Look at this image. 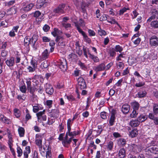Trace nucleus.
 <instances>
[{"label":"nucleus","instance_id":"17","mask_svg":"<svg viewBox=\"0 0 158 158\" xmlns=\"http://www.w3.org/2000/svg\"><path fill=\"white\" fill-rule=\"evenodd\" d=\"M138 134V131L136 128H134L129 133V136L132 138L135 137Z\"/></svg>","mask_w":158,"mask_h":158},{"label":"nucleus","instance_id":"26","mask_svg":"<svg viewBox=\"0 0 158 158\" xmlns=\"http://www.w3.org/2000/svg\"><path fill=\"white\" fill-rule=\"evenodd\" d=\"M150 73V70L148 69H146L143 70L142 72L143 75L145 77H149Z\"/></svg>","mask_w":158,"mask_h":158},{"label":"nucleus","instance_id":"22","mask_svg":"<svg viewBox=\"0 0 158 158\" xmlns=\"http://www.w3.org/2000/svg\"><path fill=\"white\" fill-rule=\"evenodd\" d=\"M105 152L104 151H102L101 153L100 151H97L96 153L95 158H104L105 156L104 154Z\"/></svg>","mask_w":158,"mask_h":158},{"label":"nucleus","instance_id":"46","mask_svg":"<svg viewBox=\"0 0 158 158\" xmlns=\"http://www.w3.org/2000/svg\"><path fill=\"white\" fill-rule=\"evenodd\" d=\"M75 26L77 27V29L79 33L81 34L83 36L85 34V33L82 31V30L80 27L79 26L78 24H76Z\"/></svg>","mask_w":158,"mask_h":158},{"label":"nucleus","instance_id":"19","mask_svg":"<svg viewBox=\"0 0 158 158\" xmlns=\"http://www.w3.org/2000/svg\"><path fill=\"white\" fill-rule=\"evenodd\" d=\"M1 120L3 123L6 124H9L11 123L10 120L6 117H4V116L3 115H1Z\"/></svg>","mask_w":158,"mask_h":158},{"label":"nucleus","instance_id":"38","mask_svg":"<svg viewBox=\"0 0 158 158\" xmlns=\"http://www.w3.org/2000/svg\"><path fill=\"white\" fill-rule=\"evenodd\" d=\"M79 134V131L77 130L76 131H70L69 133V135L70 136L73 137Z\"/></svg>","mask_w":158,"mask_h":158},{"label":"nucleus","instance_id":"13","mask_svg":"<svg viewBox=\"0 0 158 158\" xmlns=\"http://www.w3.org/2000/svg\"><path fill=\"white\" fill-rule=\"evenodd\" d=\"M148 117L150 119L153 120V123L155 125H158V117H155L152 113H149Z\"/></svg>","mask_w":158,"mask_h":158},{"label":"nucleus","instance_id":"12","mask_svg":"<svg viewBox=\"0 0 158 158\" xmlns=\"http://www.w3.org/2000/svg\"><path fill=\"white\" fill-rule=\"evenodd\" d=\"M130 109V106L128 104H125L122 106L121 110L123 114H127L129 112Z\"/></svg>","mask_w":158,"mask_h":158},{"label":"nucleus","instance_id":"27","mask_svg":"<svg viewBox=\"0 0 158 158\" xmlns=\"http://www.w3.org/2000/svg\"><path fill=\"white\" fill-rule=\"evenodd\" d=\"M139 124V122L138 120H132L130 123V125L132 127H135L138 126Z\"/></svg>","mask_w":158,"mask_h":158},{"label":"nucleus","instance_id":"57","mask_svg":"<svg viewBox=\"0 0 158 158\" xmlns=\"http://www.w3.org/2000/svg\"><path fill=\"white\" fill-rule=\"evenodd\" d=\"M50 27L48 25H45L43 27V30L45 32H47L50 29Z\"/></svg>","mask_w":158,"mask_h":158},{"label":"nucleus","instance_id":"10","mask_svg":"<svg viewBox=\"0 0 158 158\" xmlns=\"http://www.w3.org/2000/svg\"><path fill=\"white\" fill-rule=\"evenodd\" d=\"M68 135H69V133L66 132L64 139L62 141V144L65 147H66V144H70L72 141V137H71L69 139H68Z\"/></svg>","mask_w":158,"mask_h":158},{"label":"nucleus","instance_id":"41","mask_svg":"<svg viewBox=\"0 0 158 158\" xmlns=\"http://www.w3.org/2000/svg\"><path fill=\"white\" fill-rule=\"evenodd\" d=\"M115 118V117H110L109 121L110 126H112L114 125Z\"/></svg>","mask_w":158,"mask_h":158},{"label":"nucleus","instance_id":"15","mask_svg":"<svg viewBox=\"0 0 158 158\" xmlns=\"http://www.w3.org/2000/svg\"><path fill=\"white\" fill-rule=\"evenodd\" d=\"M105 65L103 63H101L98 65L94 67V69L96 72L103 70L105 68Z\"/></svg>","mask_w":158,"mask_h":158},{"label":"nucleus","instance_id":"52","mask_svg":"<svg viewBox=\"0 0 158 158\" xmlns=\"http://www.w3.org/2000/svg\"><path fill=\"white\" fill-rule=\"evenodd\" d=\"M31 64L32 67H34L36 69V68L37 62L35 60H32L31 62Z\"/></svg>","mask_w":158,"mask_h":158},{"label":"nucleus","instance_id":"25","mask_svg":"<svg viewBox=\"0 0 158 158\" xmlns=\"http://www.w3.org/2000/svg\"><path fill=\"white\" fill-rule=\"evenodd\" d=\"M24 45L26 47H29V44H31V39L29 38L28 36H26L24 40Z\"/></svg>","mask_w":158,"mask_h":158},{"label":"nucleus","instance_id":"32","mask_svg":"<svg viewBox=\"0 0 158 158\" xmlns=\"http://www.w3.org/2000/svg\"><path fill=\"white\" fill-rule=\"evenodd\" d=\"M151 26L154 28H158V20H155L151 22Z\"/></svg>","mask_w":158,"mask_h":158},{"label":"nucleus","instance_id":"48","mask_svg":"<svg viewBox=\"0 0 158 158\" xmlns=\"http://www.w3.org/2000/svg\"><path fill=\"white\" fill-rule=\"evenodd\" d=\"M138 113L136 110H133L132 113L130 115V117L131 118H135L136 117Z\"/></svg>","mask_w":158,"mask_h":158},{"label":"nucleus","instance_id":"33","mask_svg":"<svg viewBox=\"0 0 158 158\" xmlns=\"http://www.w3.org/2000/svg\"><path fill=\"white\" fill-rule=\"evenodd\" d=\"M49 56V53L47 49H46L42 53V57L44 59H46L48 58Z\"/></svg>","mask_w":158,"mask_h":158},{"label":"nucleus","instance_id":"34","mask_svg":"<svg viewBox=\"0 0 158 158\" xmlns=\"http://www.w3.org/2000/svg\"><path fill=\"white\" fill-rule=\"evenodd\" d=\"M26 111V116L25 119L26 121L31 119V116L30 114V112L26 108L25 110Z\"/></svg>","mask_w":158,"mask_h":158},{"label":"nucleus","instance_id":"36","mask_svg":"<svg viewBox=\"0 0 158 158\" xmlns=\"http://www.w3.org/2000/svg\"><path fill=\"white\" fill-rule=\"evenodd\" d=\"M15 115L17 118H19L20 117L21 115V113L20 110L17 108H15L14 110Z\"/></svg>","mask_w":158,"mask_h":158},{"label":"nucleus","instance_id":"30","mask_svg":"<svg viewBox=\"0 0 158 158\" xmlns=\"http://www.w3.org/2000/svg\"><path fill=\"white\" fill-rule=\"evenodd\" d=\"M126 140L123 138H120L118 140V144L121 146H124L126 144Z\"/></svg>","mask_w":158,"mask_h":158},{"label":"nucleus","instance_id":"31","mask_svg":"<svg viewBox=\"0 0 158 158\" xmlns=\"http://www.w3.org/2000/svg\"><path fill=\"white\" fill-rule=\"evenodd\" d=\"M147 119V118L145 115L141 114L138 117L137 120L140 123L144 121Z\"/></svg>","mask_w":158,"mask_h":158},{"label":"nucleus","instance_id":"56","mask_svg":"<svg viewBox=\"0 0 158 158\" xmlns=\"http://www.w3.org/2000/svg\"><path fill=\"white\" fill-rule=\"evenodd\" d=\"M59 30L57 28H54V31L52 32V35L56 37L57 36V33L58 32Z\"/></svg>","mask_w":158,"mask_h":158},{"label":"nucleus","instance_id":"58","mask_svg":"<svg viewBox=\"0 0 158 158\" xmlns=\"http://www.w3.org/2000/svg\"><path fill=\"white\" fill-rule=\"evenodd\" d=\"M101 117L103 119H106V113L105 112H101Z\"/></svg>","mask_w":158,"mask_h":158},{"label":"nucleus","instance_id":"23","mask_svg":"<svg viewBox=\"0 0 158 158\" xmlns=\"http://www.w3.org/2000/svg\"><path fill=\"white\" fill-rule=\"evenodd\" d=\"M131 105L133 110H137L139 109V104L136 101L131 103Z\"/></svg>","mask_w":158,"mask_h":158},{"label":"nucleus","instance_id":"11","mask_svg":"<svg viewBox=\"0 0 158 158\" xmlns=\"http://www.w3.org/2000/svg\"><path fill=\"white\" fill-rule=\"evenodd\" d=\"M46 93L50 95H52L54 92V89L52 86L49 84L46 83L45 86Z\"/></svg>","mask_w":158,"mask_h":158},{"label":"nucleus","instance_id":"8","mask_svg":"<svg viewBox=\"0 0 158 158\" xmlns=\"http://www.w3.org/2000/svg\"><path fill=\"white\" fill-rule=\"evenodd\" d=\"M34 16L36 18V20L38 21H41L44 19L43 14L41 15V13L39 11H36L33 13Z\"/></svg>","mask_w":158,"mask_h":158},{"label":"nucleus","instance_id":"44","mask_svg":"<svg viewBox=\"0 0 158 158\" xmlns=\"http://www.w3.org/2000/svg\"><path fill=\"white\" fill-rule=\"evenodd\" d=\"M35 142L36 145L39 147L40 148H41L42 147V140L38 139L37 140H35Z\"/></svg>","mask_w":158,"mask_h":158},{"label":"nucleus","instance_id":"24","mask_svg":"<svg viewBox=\"0 0 158 158\" xmlns=\"http://www.w3.org/2000/svg\"><path fill=\"white\" fill-rule=\"evenodd\" d=\"M38 36L36 34H34L31 39V42L33 44V46L34 47L35 44L38 39Z\"/></svg>","mask_w":158,"mask_h":158},{"label":"nucleus","instance_id":"6","mask_svg":"<svg viewBox=\"0 0 158 158\" xmlns=\"http://www.w3.org/2000/svg\"><path fill=\"white\" fill-rule=\"evenodd\" d=\"M78 85L81 89L85 88L86 87V84L85 80L81 77H79L77 80Z\"/></svg>","mask_w":158,"mask_h":158},{"label":"nucleus","instance_id":"43","mask_svg":"<svg viewBox=\"0 0 158 158\" xmlns=\"http://www.w3.org/2000/svg\"><path fill=\"white\" fill-rule=\"evenodd\" d=\"M114 48H111L109 52L110 56L111 57L114 56L116 54Z\"/></svg>","mask_w":158,"mask_h":158},{"label":"nucleus","instance_id":"21","mask_svg":"<svg viewBox=\"0 0 158 158\" xmlns=\"http://www.w3.org/2000/svg\"><path fill=\"white\" fill-rule=\"evenodd\" d=\"M83 50L84 55L87 58H88V56L87 54L89 55V56H90V55H91L90 52L89 50V48L86 47H85V46H83Z\"/></svg>","mask_w":158,"mask_h":158},{"label":"nucleus","instance_id":"20","mask_svg":"<svg viewBox=\"0 0 158 158\" xmlns=\"http://www.w3.org/2000/svg\"><path fill=\"white\" fill-rule=\"evenodd\" d=\"M153 114L154 115H158V104L154 103L153 106Z\"/></svg>","mask_w":158,"mask_h":158},{"label":"nucleus","instance_id":"37","mask_svg":"<svg viewBox=\"0 0 158 158\" xmlns=\"http://www.w3.org/2000/svg\"><path fill=\"white\" fill-rule=\"evenodd\" d=\"M49 65V63L47 61L45 60L42 62L40 65V67L42 69L47 68Z\"/></svg>","mask_w":158,"mask_h":158},{"label":"nucleus","instance_id":"9","mask_svg":"<svg viewBox=\"0 0 158 158\" xmlns=\"http://www.w3.org/2000/svg\"><path fill=\"white\" fill-rule=\"evenodd\" d=\"M147 94V93L146 90L141 88H140L136 95L138 98H141L145 97Z\"/></svg>","mask_w":158,"mask_h":158},{"label":"nucleus","instance_id":"35","mask_svg":"<svg viewBox=\"0 0 158 158\" xmlns=\"http://www.w3.org/2000/svg\"><path fill=\"white\" fill-rule=\"evenodd\" d=\"M114 143L112 141H110L106 145V148L109 150L111 151L113 147Z\"/></svg>","mask_w":158,"mask_h":158},{"label":"nucleus","instance_id":"61","mask_svg":"<svg viewBox=\"0 0 158 158\" xmlns=\"http://www.w3.org/2000/svg\"><path fill=\"white\" fill-rule=\"evenodd\" d=\"M6 148V146L1 142H0V150L3 151L5 150Z\"/></svg>","mask_w":158,"mask_h":158},{"label":"nucleus","instance_id":"5","mask_svg":"<svg viewBox=\"0 0 158 158\" xmlns=\"http://www.w3.org/2000/svg\"><path fill=\"white\" fill-rule=\"evenodd\" d=\"M149 43L150 45L153 47L158 46V37L155 35H153L150 37L149 39Z\"/></svg>","mask_w":158,"mask_h":158},{"label":"nucleus","instance_id":"49","mask_svg":"<svg viewBox=\"0 0 158 158\" xmlns=\"http://www.w3.org/2000/svg\"><path fill=\"white\" fill-rule=\"evenodd\" d=\"M9 139L8 140V144L9 145V147H12L13 145V142L12 140V138L11 136H9Z\"/></svg>","mask_w":158,"mask_h":158},{"label":"nucleus","instance_id":"29","mask_svg":"<svg viewBox=\"0 0 158 158\" xmlns=\"http://www.w3.org/2000/svg\"><path fill=\"white\" fill-rule=\"evenodd\" d=\"M18 132L20 137H23L25 133V130L23 128L19 127L18 129Z\"/></svg>","mask_w":158,"mask_h":158},{"label":"nucleus","instance_id":"3","mask_svg":"<svg viewBox=\"0 0 158 158\" xmlns=\"http://www.w3.org/2000/svg\"><path fill=\"white\" fill-rule=\"evenodd\" d=\"M65 7V4H62L58 6L56 8L54 9L53 10L54 13L58 14L59 15L64 14L65 11L64 9Z\"/></svg>","mask_w":158,"mask_h":158},{"label":"nucleus","instance_id":"4","mask_svg":"<svg viewBox=\"0 0 158 158\" xmlns=\"http://www.w3.org/2000/svg\"><path fill=\"white\" fill-rule=\"evenodd\" d=\"M45 110H43L42 111H40L36 114L38 122H41L42 120L45 121L47 119V116L45 114Z\"/></svg>","mask_w":158,"mask_h":158},{"label":"nucleus","instance_id":"62","mask_svg":"<svg viewBox=\"0 0 158 158\" xmlns=\"http://www.w3.org/2000/svg\"><path fill=\"white\" fill-rule=\"evenodd\" d=\"M20 89L22 93H25L26 91V89L25 85H23L20 88Z\"/></svg>","mask_w":158,"mask_h":158},{"label":"nucleus","instance_id":"55","mask_svg":"<svg viewBox=\"0 0 158 158\" xmlns=\"http://www.w3.org/2000/svg\"><path fill=\"white\" fill-rule=\"evenodd\" d=\"M27 69L29 72H33L35 71L36 69L34 67H33L31 66H29L27 68Z\"/></svg>","mask_w":158,"mask_h":158},{"label":"nucleus","instance_id":"60","mask_svg":"<svg viewBox=\"0 0 158 158\" xmlns=\"http://www.w3.org/2000/svg\"><path fill=\"white\" fill-rule=\"evenodd\" d=\"M145 84V83L144 82H139L138 83H136L135 85V86L137 87H141L143 85H144Z\"/></svg>","mask_w":158,"mask_h":158},{"label":"nucleus","instance_id":"1","mask_svg":"<svg viewBox=\"0 0 158 158\" xmlns=\"http://www.w3.org/2000/svg\"><path fill=\"white\" fill-rule=\"evenodd\" d=\"M144 150L147 154L152 153L158 154V147L155 146H149L145 148Z\"/></svg>","mask_w":158,"mask_h":158},{"label":"nucleus","instance_id":"28","mask_svg":"<svg viewBox=\"0 0 158 158\" xmlns=\"http://www.w3.org/2000/svg\"><path fill=\"white\" fill-rule=\"evenodd\" d=\"M116 66L118 69L119 70H122L124 68L125 65L122 62H119L116 63Z\"/></svg>","mask_w":158,"mask_h":158},{"label":"nucleus","instance_id":"47","mask_svg":"<svg viewBox=\"0 0 158 158\" xmlns=\"http://www.w3.org/2000/svg\"><path fill=\"white\" fill-rule=\"evenodd\" d=\"M84 38V40L85 41L89 44H90L91 42V40L90 38L88 37L87 35L85 34L83 36Z\"/></svg>","mask_w":158,"mask_h":158},{"label":"nucleus","instance_id":"59","mask_svg":"<svg viewBox=\"0 0 158 158\" xmlns=\"http://www.w3.org/2000/svg\"><path fill=\"white\" fill-rule=\"evenodd\" d=\"M31 79L29 78L26 81V83L27 84V89L31 87Z\"/></svg>","mask_w":158,"mask_h":158},{"label":"nucleus","instance_id":"50","mask_svg":"<svg viewBox=\"0 0 158 158\" xmlns=\"http://www.w3.org/2000/svg\"><path fill=\"white\" fill-rule=\"evenodd\" d=\"M43 108H39L37 106H33V111L34 113H37L40 110H42Z\"/></svg>","mask_w":158,"mask_h":158},{"label":"nucleus","instance_id":"16","mask_svg":"<svg viewBox=\"0 0 158 158\" xmlns=\"http://www.w3.org/2000/svg\"><path fill=\"white\" fill-rule=\"evenodd\" d=\"M5 63L9 67L13 66L15 64L14 58L11 57L9 60H7L6 61Z\"/></svg>","mask_w":158,"mask_h":158},{"label":"nucleus","instance_id":"14","mask_svg":"<svg viewBox=\"0 0 158 158\" xmlns=\"http://www.w3.org/2000/svg\"><path fill=\"white\" fill-rule=\"evenodd\" d=\"M118 156L120 158H124L126 156V152L125 149L122 148L120 149L118 153Z\"/></svg>","mask_w":158,"mask_h":158},{"label":"nucleus","instance_id":"18","mask_svg":"<svg viewBox=\"0 0 158 158\" xmlns=\"http://www.w3.org/2000/svg\"><path fill=\"white\" fill-rule=\"evenodd\" d=\"M45 3V0H39L36 4V6L37 8H41L42 7H44Z\"/></svg>","mask_w":158,"mask_h":158},{"label":"nucleus","instance_id":"63","mask_svg":"<svg viewBox=\"0 0 158 158\" xmlns=\"http://www.w3.org/2000/svg\"><path fill=\"white\" fill-rule=\"evenodd\" d=\"M42 40L44 42H48L50 41V39L46 36L42 37Z\"/></svg>","mask_w":158,"mask_h":158},{"label":"nucleus","instance_id":"45","mask_svg":"<svg viewBox=\"0 0 158 158\" xmlns=\"http://www.w3.org/2000/svg\"><path fill=\"white\" fill-rule=\"evenodd\" d=\"M17 153L18 154V156L20 157L22 155L23 153V151L20 147L18 146L17 148Z\"/></svg>","mask_w":158,"mask_h":158},{"label":"nucleus","instance_id":"39","mask_svg":"<svg viewBox=\"0 0 158 158\" xmlns=\"http://www.w3.org/2000/svg\"><path fill=\"white\" fill-rule=\"evenodd\" d=\"M152 15L155 19L158 18V11L155 9L153 10L152 12Z\"/></svg>","mask_w":158,"mask_h":158},{"label":"nucleus","instance_id":"42","mask_svg":"<svg viewBox=\"0 0 158 158\" xmlns=\"http://www.w3.org/2000/svg\"><path fill=\"white\" fill-rule=\"evenodd\" d=\"M114 49L116 52H119L120 53L123 50V48L122 47L120 46L119 45H116Z\"/></svg>","mask_w":158,"mask_h":158},{"label":"nucleus","instance_id":"40","mask_svg":"<svg viewBox=\"0 0 158 158\" xmlns=\"http://www.w3.org/2000/svg\"><path fill=\"white\" fill-rule=\"evenodd\" d=\"M89 57L93 60L95 62H97L99 61V59L98 57L96 56H94L93 55H90V56H89Z\"/></svg>","mask_w":158,"mask_h":158},{"label":"nucleus","instance_id":"64","mask_svg":"<svg viewBox=\"0 0 158 158\" xmlns=\"http://www.w3.org/2000/svg\"><path fill=\"white\" fill-rule=\"evenodd\" d=\"M64 40V38L63 37L60 36H56V39L55 40L56 41V42H59L60 40L61 41H63Z\"/></svg>","mask_w":158,"mask_h":158},{"label":"nucleus","instance_id":"7","mask_svg":"<svg viewBox=\"0 0 158 158\" xmlns=\"http://www.w3.org/2000/svg\"><path fill=\"white\" fill-rule=\"evenodd\" d=\"M34 6V4L32 3H30L22 7L20 10L21 11L22 13L31 10Z\"/></svg>","mask_w":158,"mask_h":158},{"label":"nucleus","instance_id":"53","mask_svg":"<svg viewBox=\"0 0 158 158\" xmlns=\"http://www.w3.org/2000/svg\"><path fill=\"white\" fill-rule=\"evenodd\" d=\"M98 33L100 36L105 35H106V32L103 30L100 29L98 30Z\"/></svg>","mask_w":158,"mask_h":158},{"label":"nucleus","instance_id":"54","mask_svg":"<svg viewBox=\"0 0 158 158\" xmlns=\"http://www.w3.org/2000/svg\"><path fill=\"white\" fill-rule=\"evenodd\" d=\"M109 16L106 15H104L102 16L100 18V20L101 21L106 20Z\"/></svg>","mask_w":158,"mask_h":158},{"label":"nucleus","instance_id":"51","mask_svg":"<svg viewBox=\"0 0 158 158\" xmlns=\"http://www.w3.org/2000/svg\"><path fill=\"white\" fill-rule=\"evenodd\" d=\"M28 90H30V93L33 94L35 90L37 89V88L35 87H31L27 89Z\"/></svg>","mask_w":158,"mask_h":158},{"label":"nucleus","instance_id":"2","mask_svg":"<svg viewBox=\"0 0 158 158\" xmlns=\"http://www.w3.org/2000/svg\"><path fill=\"white\" fill-rule=\"evenodd\" d=\"M67 64L66 60L65 59H62L58 63L57 65L59 66L61 71L64 72L66 70L67 68Z\"/></svg>","mask_w":158,"mask_h":158}]
</instances>
